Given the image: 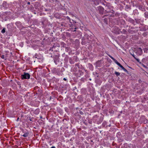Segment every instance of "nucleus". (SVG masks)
I'll use <instances>...</instances> for the list:
<instances>
[{
  "label": "nucleus",
  "instance_id": "nucleus-6",
  "mask_svg": "<svg viewBox=\"0 0 148 148\" xmlns=\"http://www.w3.org/2000/svg\"><path fill=\"white\" fill-rule=\"evenodd\" d=\"M5 30L4 29H3L2 30H1V32L3 33H5Z\"/></svg>",
  "mask_w": 148,
  "mask_h": 148
},
{
  "label": "nucleus",
  "instance_id": "nucleus-7",
  "mask_svg": "<svg viewBox=\"0 0 148 148\" xmlns=\"http://www.w3.org/2000/svg\"><path fill=\"white\" fill-rule=\"evenodd\" d=\"M133 57L135 59H136L138 61H139V60L138 59H137V58H136L134 56H133Z\"/></svg>",
  "mask_w": 148,
  "mask_h": 148
},
{
  "label": "nucleus",
  "instance_id": "nucleus-9",
  "mask_svg": "<svg viewBox=\"0 0 148 148\" xmlns=\"http://www.w3.org/2000/svg\"><path fill=\"white\" fill-rule=\"evenodd\" d=\"M63 79H64V80H66V78H64Z\"/></svg>",
  "mask_w": 148,
  "mask_h": 148
},
{
  "label": "nucleus",
  "instance_id": "nucleus-10",
  "mask_svg": "<svg viewBox=\"0 0 148 148\" xmlns=\"http://www.w3.org/2000/svg\"><path fill=\"white\" fill-rule=\"evenodd\" d=\"M51 148H55V147H52Z\"/></svg>",
  "mask_w": 148,
  "mask_h": 148
},
{
  "label": "nucleus",
  "instance_id": "nucleus-1",
  "mask_svg": "<svg viewBox=\"0 0 148 148\" xmlns=\"http://www.w3.org/2000/svg\"><path fill=\"white\" fill-rule=\"evenodd\" d=\"M109 56L112 59L114 60V62L118 65L123 70L125 71H127V70L123 66H122L119 62H118L113 57H112L110 56Z\"/></svg>",
  "mask_w": 148,
  "mask_h": 148
},
{
  "label": "nucleus",
  "instance_id": "nucleus-4",
  "mask_svg": "<svg viewBox=\"0 0 148 148\" xmlns=\"http://www.w3.org/2000/svg\"><path fill=\"white\" fill-rule=\"evenodd\" d=\"M28 134L27 133H25L23 135V136L24 137H27L28 136Z\"/></svg>",
  "mask_w": 148,
  "mask_h": 148
},
{
  "label": "nucleus",
  "instance_id": "nucleus-2",
  "mask_svg": "<svg viewBox=\"0 0 148 148\" xmlns=\"http://www.w3.org/2000/svg\"><path fill=\"white\" fill-rule=\"evenodd\" d=\"M22 78L23 79H27L30 78V75L28 73H24V74L22 75Z\"/></svg>",
  "mask_w": 148,
  "mask_h": 148
},
{
  "label": "nucleus",
  "instance_id": "nucleus-5",
  "mask_svg": "<svg viewBox=\"0 0 148 148\" xmlns=\"http://www.w3.org/2000/svg\"><path fill=\"white\" fill-rule=\"evenodd\" d=\"M115 74H116V75H117V76H119L120 75V73H119V72H115Z\"/></svg>",
  "mask_w": 148,
  "mask_h": 148
},
{
  "label": "nucleus",
  "instance_id": "nucleus-8",
  "mask_svg": "<svg viewBox=\"0 0 148 148\" xmlns=\"http://www.w3.org/2000/svg\"><path fill=\"white\" fill-rule=\"evenodd\" d=\"M1 58H4V56H1Z\"/></svg>",
  "mask_w": 148,
  "mask_h": 148
},
{
  "label": "nucleus",
  "instance_id": "nucleus-3",
  "mask_svg": "<svg viewBox=\"0 0 148 148\" xmlns=\"http://www.w3.org/2000/svg\"><path fill=\"white\" fill-rule=\"evenodd\" d=\"M142 50L140 48H138L136 53L138 55H141L142 53Z\"/></svg>",
  "mask_w": 148,
  "mask_h": 148
},
{
  "label": "nucleus",
  "instance_id": "nucleus-11",
  "mask_svg": "<svg viewBox=\"0 0 148 148\" xmlns=\"http://www.w3.org/2000/svg\"><path fill=\"white\" fill-rule=\"evenodd\" d=\"M28 4H30V3L29 2H28Z\"/></svg>",
  "mask_w": 148,
  "mask_h": 148
}]
</instances>
